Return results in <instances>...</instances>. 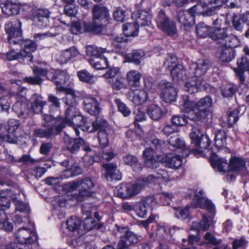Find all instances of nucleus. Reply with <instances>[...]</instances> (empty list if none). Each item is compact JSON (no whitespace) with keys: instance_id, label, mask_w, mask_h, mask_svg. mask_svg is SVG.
I'll list each match as a JSON object with an SVG mask.
<instances>
[{"instance_id":"f257e3e1","label":"nucleus","mask_w":249,"mask_h":249,"mask_svg":"<svg viewBox=\"0 0 249 249\" xmlns=\"http://www.w3.org/2000/svg\"><path fill=\"white\" fill-rule=\"evenodd\" d=\"M181 106L186 107V115L190 120L199 121L205 119L212 113L213 100L209 96L201 98L198 102L190 101L187 95H182Z\"/></svg>"},{"instance_id":"f03ea898","label":"nucleus","mask_w":249,"mask_h":249,"mask_svg":"<svg viewBox=\"0 0 249 249\" xmlns=\"http://www.w3.org/2000/svg\"><path fill=\"white\" fill-rule=\"evenodd\" d=\"M42 118L43 127L34 129L33 134L35 137L52 140L65 127V121L63 119H56L52 115L46 114L42 115Z\"/></svg>"},{"instance_id":"7ed1b4c3","label":"nucleus","mask_w":249,"mask_h":249,"mask_svg":"<svg viewBox=\"0 0 249 249\" xmlns=\"http://www.w3.org/2000/svg\"><path fill=\"white\" fill-rule=\"evenodd\" d=\"M95 182L93 179L89 177L78 178L68 184L70 191L79 189L78 193L72 194L71 199L77 202H81L90 196L92 190L95 187Z\"/></svg>"},{"instance_id":"20e7f679","label":"nucleus","mask_w":249,"mask_h":249,"mask_svg":"<svg viewBox=\"0 0 249 249\" xmlns=\"http://www.w3.org/2000/svg\"><path fill=\"white\" fill-rule=\"evenodd\" d=\"M216 158V157H213L211 160V164L213 168L220 172H225L228 169L234 172L246 170V162L242 158L232 157L229 163L225 159Z\"/></svg>"},{"instance_id":"39448f33","label":"nucleus","mask_w":249,"mask_h":249,"mask_svg":"<svg viewBox=\"0 0 249 249\" xmlns=\"http://www.w3.org/2000/svg\"><path fill=\"white\" fill-rule=\"evenodd\" d=\"M210 37L216 41L219 46L237 47L240 44V40L236 36L232 34L228 35L226 28L216 27V28L211 31Z\"/></svg>"},{"instance_id":"423d86ee","label":"nucleus","mask_w":249,"mask_h":249,"mask_svg":"<svg viewBox=\"0 0 249 249\" xmlns=\"http://www.w3.org/2000/svg\"><path fill=\"white\" fill-rule=\"evenodd\" d=\"M143 182L144 181L140 178L134 184L122 183L116 187L114 193L117 196L122 198L133 196L145 188Z\"/></svg>"},{"instance_id":"0eeeda50","label":"nucleus","mask_w":249,"mask_h":249,"mask_svg":"<svg viewBox=\"0 0 249 249\" xmlns=\"http://www.w3.org/2000/svg\"><path fill=\"white\" fill-rule=\"evenodd\" d=\"M156 21L158 27L166 35L173 36L177 33L175 22L163 11H159Z\"/></svg>"},{"instance_id":"6e6552de","label":"nucleus","mask_w":249,"mask_h":249,"mask_svg":"<svg viewBox=\"0 0 249 249\" xmlns=\"http://www.w3.org/2000/svg\"><path fill=\"white\" fill-rule=\"evenodd\" d=\"M199 133L192 132L190 134V137L192 140V143L194 145L196 149H186L188 153H193L195 155L200 154L202 152V149L208 148L211 143V142L207 136Z\"/></svg>"},{"instance_id":"1a4fd4ad","label":"nucleus","mask_w":249,"mask_h":249,"mask_svg":"<svg viewBox=\"0 0 249 249\" xmlns=\"http://www.w3.org/2000/svg\"><path fill=\"white\" fill-rule=\"evenodd\" d=\"M21 27V22L19 20L6 25L5 31L8 35V41L10 44H19L22 40Z\"/></svg>"},{"instance_id":"9d476101","label":"nucleus","mask_w":249,"mask_h":249,"mask_svg":"<svg viewBox=\"0 0 249 249\" xmlns=\"http://www.w3.org/2000/svg\"><path fill=\"white\" fill-rule=\"evenodd\" d=\"M16 237L19 243L25 248L29 247L37 240V236L35 231L23 228L18 230L16 233Z\"/></svg>"},{"instance_id":"9b49d317","label":"nucleus","mask_w":249,"mask_h":249,"mask_svg":"<svg viewBox=\"0 0 249 249\" xmlns=\"http://www.w3.org/2000/svg\"><path fill=\"white\" fill-rule=\"evenodd\" d=\"M159 86L160 89V97L166 103H171L176 100L177 92L173 84L166 80H162Z\"/></svg>"},{"instance_id":"f8f14e48","label":"nucleus","mask_w":249,"mask_h":249,"mask_svg":"<svg viewBox=\"0 0 249 249\" xmlns=\"http://www.w3.org/2000/svg\"><path fill=\"white\" fill-rule=\"evenodd\" d=\"M209 68V65L204 60H199L196 62H194L190 64L189 72L190 75L188 77L195 78V79H202L203 81V76Z\"/></svg>"},{"instance_id":"ddd939ff","label":"nucleus","mask_w":249,"mask_h":249,"mask_svg":"<svg viewBox=\"0 0 249 249\" xmlns=\"http://www.w3.org/2000/svg\"><path fill=\"white\" fill-rule=\"evenodd\" d=\"M69 76L65 71L56 70L51 71L47 75V79L53 81L56 85V89L60 91H64L66 88L63 87L69 80Z\"/></svg>"},{"instance_id":"4468645a","label":"nucleus","mask_w":249,"mask_h":249,"mask_svg":"<svg viewBox=\"0 0 249 249\" xmlns=\"http://www.w3.org/2000/svg\"><path fill=\"white\" fill-rule=\"evenodd\" d=\"M127 98L135 106H140L148 100V94L142 89L131 90L126 94Z\"/></svg>"},{"instance_id":"2eb2a0df","label":"nucleus","mask_w":249,"mask_h":249,"mask_svg":"<svg viewBox=\"0 0 249 249\" xmlns=\"http://www.w3.org/2000/svg\"><path fill=\"white\" fill-rule=\"evenodd\" d=\"M50 15V12L48 9H37L34 12L33 21L34 24L40 28L47 27L49 23Z\"/></svg>"},{"instance_id":"dca6fc26","label":"nucleus","mask_w":249,"mask_h":249,"mask_svg":"<svg viewBox=\"0 0 249 249\" xmlns=\"http://www.w3.org/2000/svg\"><path fill=\"white\" fill-rule=\"evenodd\" d=\"M224 4V0H199V2L190 9L192 14L204 13V9L209 5L220 7Z\"/></svg>"},{"instance_id":"f3484780","label":"nucleus","mask_w":249,"mask_h":249,"mask_svg":"<svg viewBox=\"0 0 249 249\" xmlns=\"http://www.w3.org/2000/svg\"><path fill=\"white\" fill-rule=\"evenodd\" d=\"M211 215H205L203 214L202 215V218L200 222L194 221L192 223L191 230H195L196 231H199L200 230H202L204 231L208 230L209 227L214 224L213 218L214 215L215 211L213 213H211Z\"/></svg>"},{"instance_id":"a211bd4d","label":"nucleus","mask_w":249,"mask_h":249,"mask_svg":"<svg viewBox=\"0 0 249 249\" xmlns=\"http://www.w3.org/2000/svg\"><path fill=\"white\" fill-rule=\"evenodd\" d=\"M22 49L20 51L25 59L28 62L33 61L32 52L36 51L37 45L35 42L31 40H23L19 43Z\"/></svg>"},{"instance_id":"6ab92c4d","label":"nucleus","mask_w":249,"mask_h":249,"mask_svg":"<svg viewBox=\"0 0 249 249\" xmlns=\"http://www.w3.org/2000/svg\"><path fill=\"white\" fill-rule=\"evenodd\" d=\"M142 157L145 165L150 168H156L159 165L157 155L152 148H146L143 152Z\"/></svg>"},{"instance_id":"aec40b11","label":"nucleus","mask_w":249,"mask_h":249,"mask_svg":"<svg viewBox=\"0 0 249 249\" xmlns=\"http://www.w3.org/2000/svg\"><path fill=\"white\" fill-rule=\"evenodd\" d=\"M84 107L87 112L92 115H98L100 111L98 102L93 97L88 96L84 98Z\"/></svg>"},{"instance_id":"412c9836","label":"nucleus","mask_w":249,"mask_h":249,"mask_svg":"<svg viewBox=\"0 0 249 249\" xmlns=\"http://www.w3.org/2000/svg\"><path fill=\"white\" fill-rule=\"evenodd\" d=\"M99 131H106L108 133L112 132V129L108 122L101 118H97L92 123V127L90 126L87 127L86 131L89 132H92L96 130Z\"/></svg>"},{"instance_id":"4be33fe9","label":"nucleus","mask_w":249,"mask_h":249,"mask_svg":"<svg viewBox=\"0 0 249 249\" xmlns=\"http://www.w3.org/2000/svg\"><path fill=\"white\" fill-rule=\"evenodd\" d=\"M31 109L35 113L42 112L44 106H46L47 102L43 100V98L39 94L35 93L30 98Z\"/></svg>"},{"instance_id":"5701e85b","label":"nucleus","mask_w":249,"mask_h":249,"mask_svg":"<svg viewBox=\"0 0 249 249\" xmlns=\"http://www.w3.org/2000/svg\"><path fill=\"white\" fill-rule=\"evenodd\" d=\"M64 141L67 149L72 153H76L80 149V146L85 144V141L81 138L73 139L66 134Z\"/></svg>"},{"instance_id":"b1692460","label":"nucleus","mask_w":249,"mask_h":249,"mask_svg":"<svg viewBox=\"0 0 249 249\" xmlns=\"http://www.w3.org/2000/svg\"><path fill=\"white\" fill-rule=\"evenodd\" d=\"M204 192L203 190L196 191L195 192V198L199 207L205 209L211 213L214 211V206L213 204L209 199L203 196Z\"/></svg>"},{"instance_id":"393cba45","label":"nucleus","mask_w":249,"mask_h":249,"mask_svg":"<svg viewBox=\"0 0 249 249\" xmlns=\"http://www.w3.org/2000/svg\"><path fill=\"white\" fill-rule=\"evenodd\" d=\"M236 47H229L227 45H219L217 52V56L222 62H229L234 57L233 48Z\"/></svg>"},{"instance_id":"a878e982","label":"nucleus","mask_w":249,"mask_h":249,"mask_svg":"<svg viewBox=\"0 0 249 249\" xmlns=\"http://www.w3.org/2000/svg\"><path fill=\"white\" fill-rule=\"evenodd\" d=\"M237 64L238 68L234 69V72L241 82H244L245 79L244 71H249V58L246 56H243L237 61Z\"/></svg>"},{"instance_id":"bb28decb","label":"nucleus","mask_w":249,"mask_h":249,"mask_svg":"<svg viewBox=\"0 0 249 249\" xmlns=\"http://www.w3.org/2000/svg\"><path fill=\"white\" fill-rule=\"evenodd\" d=\"M146 112L153 121H159L166 114L157 104H152L147 107Z\"/></svg>"},{"instance_id":"cd10ccee","label":"nucleus","mask_w":249,"mask_h":249,"mask_svg":"<svg viewBox=\"0 0 249 249\" xmlns=\"http://www.w3.org/2000/svg\"><path fill=\"white\" fill-rule=\"evenodd\" d=\"M162 161L167 167L178 169L182 165V159L177 155L169 154L163 158Z\"/></svg>"},{"instance_id":"c85d7f7f","label":"nucleus","mask_w":249,"mask_h":249,"mask_svg":"<svg viewBox=\"0 0 249 249\" xmlns=\"http://www.w3.org/2000/svg\"><path fill=\"white\" fill-rule=\"evenodd\" d=\"M106 169L105 176L107 178H109L111 180H119L122 178V175L117 169V166L113 163H106L103 165Z\"/></svg>"},{"instance_id":"c756f323","label":"nucleus","mask_w":249,"mask_h":249,"mask_svg":"<svg viewBox=\"0 0 249 249\" xmlns=\"http://www.w3.org/2000/svg\"><path fill=\"white\" fill-rule=\"evenodd\" d=\"M196 13L192 14L190 11L185 13L184 11H179L178 14V21L185 27H189L194 24V17L197 15Z\"/></svg>"},{"instance_id":"7c9ffc66","label":"nucleus","mask_w":249,"mask_h":249,"mask_svg":"<svg viewBox=\"0 0 249 249\" xmlns=\"http://www.w3.org/2000/svg\"><path fill=\"white\" fill-rule=\"evenodd\" d=\"M227 136L223 130H218L215 135V144L218 150L223 149L225 152L229 153L230 150L226 147Z\"/></svg>"},{"instance_id":"2f4dec72","label":"nucleus","mask_w":249,"mask_h":249,"mask_svg":"<svg viewBox=\"0 0 249 249\" xmlns=\"http://www.w3.org/2000/svg\"><path fill=\"white\" fill-rule=\"evenodd\" d=\"M86 118L79 113V114H77L71 120V123H69L67 124L73 127L75 132L77 136L79 135V131L78 128L82 127V129L86 130L87 126H85L84 124L86 123Z\"/></svg>"},{"instance_id":"473e14b6","label":"nucleus","mask_w":249,"mask_h":249,"mask_svg":"<svg viewBox=\"0 0 249 249\" xmlns=\"http://www.w3.org/2000/svg\"><path fill=\"white\" fill-rule=\"evenodd\" d=\"M92 13L95 20H103L107 18L109 15L107 8L101 4L95 5L92 9Z\"/></svg>"},{"instance_id":"72a5a7b5","label":"nucleus","mask_w":249,"mask_h":249,"mask_svg":"<svg viewBox=\"0 0 249 249\" xmlns=\"http://www.w3.org/2000/svg\"><path fill=\"white\" fill-rule=\"evenodd\" d=\"M78 54L79 53L77 50L74 47H71L63 51L57 58V60L61 64H65Z\"/></svg>"},{"instance_id":"f704fd0d","label":"nucleus","mask_w":249,"mask_h":249,"mask_svg":"<svg viewBox=\"0 0 249 249\" xmlns=\"http://www.w3.org/2000/svg\"><path fill=\"white\" fill-rule=\"evenodd\" d=\"M1 7L2 13L8 17L17 15L19 13V6L10 1L1 4Z\"/></svg>"},{"instance_id":"c9c22d12","label":"nucleus","mask_w":249,"mask_h":249,"mask_svg":"<svg viewBox=\"0 0 249 249\" xmlns=\"http://www.w3.org/2000/svg\"><path fill=\"white\" fill-rule=\"evenodd\" d=\"M168 177V173L166 171L160 169L156 173V175H150L146 178H141L144 181V186L145 187L149 183L154 181L155 180L159 178L166 179Z\"/></svg>"},{"instance_id":"e433bc0d","label":"nucleus","mask_w":249,"mask_h":249,"mask_svg":"<svg viewBox=\"0 0 249 249\" xmlns=\"http://www.w3.org/2000/svg\"><path fill=\"white\" fill-rule=\"evenodd\" d=\"M119 233L122 239L125 238L131 244H136L138 242L139 237L133 232L130 231L126 228H121L118 230ZM124 240L126 241L125 239Z\"/></svg>"},{"instance_id":"4c0bfd02","label":"nucleus","mask_w":249,"mask_h":249,"mask_svg":"<svg viewBox=\"0 0 249 249\" xmlns=\"http://www.w3.org/2000/svg\"><path fill=\"white\" fill-rule=\"evenodd\" d=\"M124 161L126 164L132 167L135 172H139L142 171V166L136 156L128 155L124 157Z\"/></svg>"},{"instance_id":"58836bf2","label":"nucleus","mask_w":249,"mask_h":249,"mask_svg":"<svg viewBox=\"0 0 249 249\" xmlns=\"http://www.w3.org/2000/svg\"><path fill=\"white\" fill-rule=\"evenodd\" d=\"M90 64L94 68L97 70H103L108 68V62L107 58L103 55L95 59L90 58L89 59Z\"/></svg>"},{"instance_id":"ea45409f","label":"nucleus","mask_w":249,"mask_h":249,"mask_svg":"<svg viewBox=\"0 0 249 249\" xmlns=\"http://www.w3.org/2000/svg\"><path fill=\"white\" fill-rule=\"evenodd\" d=\"M141 75L140 72L135 70L128 71L126 75V79L128 84L131 87H139L140 84Z\"/></svg>"},{"instance_id":"a19ab883","label":"nucleus","mask_w":249,"mask_h":249,"mask_svg":"<svg viewBox=\"0 0 249 249\" xmlns=\"http://www.w3.org/2000/svg\"><path fill=\"white\" fill-rule=\"evenodd\" d=\"M139 24L136 21L133 23H127L123 25L124 34L126 36H135L138 35Z\"/></svg>"},{"instance_id":"79ce46f5","label":"nucleus","mask_w":249,"mask_h":249,"mask_svg":"<svg viewBox=\"0 0 249 249\" xmlns=\"http://www.w3.org/2000/svg\"><path fill=\"white\" fill-rule=\"evenodd\" d=\"M152 17L150 14L145 11L139 12L136 19V23L141 26H149L151 22Z\"/></svg>"},{"instance_id":"37998d69","label":"nucleus","mask_w":249,"mask_h":249,"mask_svg":"<svg viewBox=\"0 0 249 249\" xmlns=\"http://www.w3.org/2000/svg\"><path fill=\"white\" fill-rule=\"evenodd\" d=\"M79 80L89 85L94 84L96 82L95 77L86 70H82L77 72Z\"/></svg>"},{"instance_id":"c03bdc74","label":"nucleus","mask_w":249,"mask_h":249,"mask_svg":"<svg viewBox=\"0 0 249 249\" xmlns=\"http://www.w3.org/2000/svg\"><path fill=\"white\" fill-rule=\"evenodd\" d=\"M87 54L92 56L93 59L103 56V53L107 52L106 48L98 47L93 45L86 47Z\"/></svg>"},{"instance_id":"a18cd8bd","label":"nucleus","mask_w":249,"mask_h":249,"mask_svg":"<svg viewBox=\"0 0 249 249\" xmlns=\"http://www.w3.org/2000/svg\"><path fill=\"white\" fill-rule=\"evenodd\" d=\"M169 71L174 80H184L186 77V72L184 68L181 65H179Z\"/></svg>"},{"instance_id":"49530a36","label":"nucleus","mask_w":249,"mask_h":249,"mask_svg":"<svg viewBox=\"0 0 249 249\" xmlns=\"http://www.w3.org/2000/svg\"><path fill=\"white\" fill-rule=\"evenodd\" d=\"M80 112L79 110L76 106L69 107L65 112V119H63L65 121V125L69 123H71V120L77 114H79ZM58 119H62V118H58Z\"/></svg>"},{"instance_id":"de8ad7c7","label":"nucleus","mask_w":249,"mask_h":249,"mask_svg":"<svg viewBox=\"0 0 249 249\" xmlns=\"http://www.w3.org/2000/svg\"><path fill=\"white\" fill-rule=\"evenodd\" d=\"M145 56V53L142 50H134L127 55V59L130 62L136 64H139Z\"/></svg>"},{"instance_id":"09e8293b","label":"nucleus","mask_w":249,"mask_h":249,"mask_svg":"<svg viewBox=\"0 0 249 249\" xmlns=\"http://www.w3.org/2000/svg\"><path fill=\"white\" fill-rule=\"evenodd\" d=\"M66 93L64 102L66 105L69 107H71L76 105V95L75 91L71 89H66L63 91Z\"/></svg>"},{"instance_id":"8fccbe9b","label":"nucleus","mask_w":249,"mask_h":249,"mask_svg":"<svg viewBox=\"0 0 249 249\" xmlns=\"http://www.w3.org/2000/svg\"><path fill=\"white\" fill-rule=\"evenodd\" d=\"M66 224L70 231H75L78 230L81 226V220L78 217L71 216L67 220Z\"/></svg>"},{"instance_id":"3c124183","label":"nucleus","mask_w":249,"mask_h":249,"mask_svg":"<svg viewBox=\"0 0 249 249\" xmlns=\"http://www.w3.org/2000/svg\"><path fill=\"white\" fill-rule=\"evenodd\" d=\"M182 106L183 108V114L181 116L175 115L172 118V122L175 126L185 125L188 123L187 119H190L186 115L185 107L184 106Z\"/></svg>"},{"instance_id":"603ef678","label":"nucleus","mask_w":249,"mask_h":249,"mask_svg":"<svg viewBox=\"0 0 249 249\" xmlns=\"http://www.w3.org/2000/svg\"><path fill=\"white\" fill-rule=\"evenodd\" d=\"M192 81L186 83V90L192 94L198 91L200 86L202 83V79H195L191 78Z\"/></svg>"},{"instance_id":"864d4df0","label":"nucleus","mask_w":249,"mask_h":249,"mask_svg":"<svg viewBox=\"0 0 249 249\" xmlns=\"http://www.w3.org/2000/svg\"><path fill=\"white\" fill-rule=\"evenodd\" d=\"M212 30L209 26L204 22H200L196 26V32L198 36L203 38L210 35Z\"/></svg>"},{"instance_id":"5fc2aeb1","label":"nucleus","mask_w":249,"mask_h":249,"mask_svg":"<svg viewBox=\"0 0 249 249\" xmlns=\"http://www.w3.org/2000/svg\"><path fill=\"white\" fill-rule=\"evenodd\" d=\"M168 142L173 147L179 149H182L184 152L185 153L186 156H187L189 154L188 153V152H187L186 150H185L186 149H188L185 148V144L184 142L180 140L179 138L176 137H171L168 140Z\"/></svg>"},{"instance_id":"6e6d98bb","label":"nucleus","mask_w":249,"mask_h":249,"mask_svg":"<svg viewBox=\"0 0 249 249\" xmlns=\"http://www.w3.org/2000/svg\"><path fill=\"white\" fill-rule=\"evenodd\" d=\"M127 36L121 34L119 36L114 37L112 42V45L117 49H121L125 47V43L127 42Z\"/></svg>"},{"instance_id":"4d7b16f0","label":"nucleus","mask_w":249,"mask_h":249,"mask_svg":"<svg viewBox=\"0 0 249 249\" xmlns=\"http://www.w3.org/2000/svg\"><path fill=\"white\" fill-rule=\"evenodd\" d=\"M102 28V25L96 24L95 23H86L84 24V29L85 31L93 34L101 33Z\"/></svg>"},{"instance_id":"13d9d810","label":"nucleus","mask_w":249,"mask_h":249,"mask_svg":"<svg viewBox=\"0 0 249 249\" xmlns=\"http://www.w3.org/2000/svg\"><path fill=\"white\" fill-rule=\"evenodd\" d=\"M134 124L136 126L138 125V122H142L146 120V115L143 109L141 107L136 108L134 111Z\"/></svg>"},{"instance_id":"bf43d9fd","label":"nucleus","mask_w":249,"mask_h":249,"mask_svg":"<svg viewBox=\"0 0 249 249\" xmlns=\"http://www.w3.org/2000/svg\"><path fill=\"white\" fill-rule=\"evenodd\" d=\"M109 133L106 131H99L98 139L99 144L102 148L107 146L109 143L108 135Z\"/></svg>"},{"instance_id":"052dcab7","label":"nucleus","mask_w":249,"mask_h":249,"mask_svg":"<svg viewBox=\"0 0 249 249\" xmlns=\"http://www.w3.org/2000/svg\"><path fill=\"white\" fill-rule=\"evenodd\" d=\"M189 206L185 208H175V214L177 218L180 219H185L189 216Z\"/></svg>"},{"instance_id":"680f3d73","label":"nucleus","mask_w":249,"mask_h":249,"mask_svg":"<svg viewBox=\"0 0 249 249\" xmlns=\"http://www.w3.org/2000/svg\"><path fill=\"white\" fill-rule=\"evenodd\" d=\"M7 59L9 61L14 60L25 59L21 52L17 53L14 50L8 51L5 54Z\"/></svg>"},{"instance_id":"e2e57ef3","label":"nucleus","mask_w":249,"mask_h":249,"mask_svg":"<svg viewBox=\"0 0 249 249\" xmlns=\"http://www.w3.org/2000/svg\"><path fill=\"white\" fill-rule=\"evenodd\" d=\"M78 11V7L73 4H68L64 7V12L69 17H74Z\"/></svg>"},{"instance_id":"0e129e2a","label":"nucleus","mask_w":249,"mask_h":249,"mask_svg":"<svg viewBox=\"0 0 249 249\" xmlns=\"http://www.w3.org/2000/svg\"><path fill=\"white\" fill-rule=\"evenodd\" d=\"M114 19L120 22H124L126 17V12L122 8L118 7L113 13Z\"/></svg>"},{"instance_id":"69168bd1","label":"nucleus","mask_w":249,"mask_h":249,"mask_svg":"<svg viewBox=\"0 0 249 249\" xmlns=\"http://www.w3.org/2000/svg\"><path fill=\"white\" fill-rule=\"evenodd\" d=\"M115 103L117 104L119 111L121 112L125 117L128 116L131 113L129 108L119 99L115 100Z\"/></svg>"},{"instance_id":"338daca9","label":"nucleus","mask_w":249,"mask_h":249,"mask_svg":"<svg viewBox=\"0 0 249 249\" xmlns=\"http://www.w3.org/2000/svg\"><path fill=\"white\" fill-rule=\"evenodd\" d=\"M238 111L235 109L229 112L227 118L228 124L231 127L238 120Z\"/></svg>"},{"instance_id":"774afa93","label":"nucleus","mask_w":249,"mask_h":249,"mask_svg":"<svg viewBox=\"0 0 249 249\" xmlns=\"http://www.w3.org/2000/svg\"><path fill=\"white\" fill-rule=\"evenodd\" d=\"M136 214L141 218L146 216L147 213V208L142 203H138L134 209Z\"/></svg>"}]
</instances>
